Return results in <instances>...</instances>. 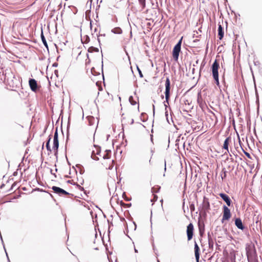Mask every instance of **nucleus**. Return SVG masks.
<instances>
[{"instance_id":"f257e3e1","label":"nucleus","mask_w":262,"mask_h":262,"mask_svg":"<svg viewBox=\"0 0 262 262\" xmlns=\"http://www.w3.org/2000/svg\"><path fill=\"white\" fill-rule=\"evenodd\" d=\"M51 139V136H49L48 140L46 143V148L49 151V154H51L52 151L57 154L58 152V149L59 146V141H58V135L57 130L55 131L54 137H53V144L52 148H51L50 146V142Z\"/></svg>"},{"instance_id":"f03ea898","label":"nucleus","mask_w":262,"mask_h":262,"mask_svg":"<svg viewBox=\"0 0 262 262\" xmlns=\"http://www.w3.org/2000/svg\"><path fill=\"white\" fill-rule=\"evenodd\" d=\"M246 251L248 262H257L256 252L254 246L249 245L246 247Z\"/></svg>"},{"instance_id":"7ed1b4c3","label":"nucleus","mask_w":262,"mask_h":262,"mask_svg":"<svg viewBox=\"0 0 262 262\" xmlns=\"http://www.w3.org/2000/svg\"><path fill=\"white\" fill-rule=\"evenodd\" d=\"M220 68L219 62L217 59H215L211 66V71L212 73L213 77L217 85L219 86L220 82L219 79V72L218 70Z\"/></svg>"},{"instance_id":"20e7f679","label":"nucleus","mask_w":262,"mask_h":262,"mask_svg":"<svg viewBox=\"0 0 262 262\" xmlns=\"http://www.w3.org/2000/svg\"><path fill=\"white\" fill-rule=\"evenodd\" d=\"M183 37H181L180 40L177 44L174 47L172 51V57L173 59L177 61L179 58L180 52H181V47L182 44Z\"/></svg>"},{"instance_id":"39448f33","label":"nucleus","mask_w":262,"mask_h":262,"mask_svg":"<svg viewBox=\"0 0 262 262\" xmlns=\"http://www.w3.org/2000/svg\"><path fill=\"white\" fill-rule=\"evenodd\" d=\"M223 209V216L222 219V223H223L225 221H228L231 217L230 210L226 206L224 205Z\"/></svg>"},{"instance_id":"423d86ee","label":"nucleus","mask_w":262,"mask_h":262,"mask_svg":"<svg viewBox=\"0 0 262 262\" xmlns=\"http://www.w3.org/2000/svg\"><path fill=\"white\" fill-rule=\"evenodd\" d=\"M194 226L192 223H190L187 226L186 233L188 241L192 239L194 233Z\"/></svg>"},{"instance_id":"0eeeda50","label":"nucleus","mask_w":262,"mask_h":262,"mask_svg":"<svg viewBox=\"0 0 262 262\" xmlns=\"http://www.w3.org/2000/svg\"><path fill=\"white\" fill-rule=\"evenodd\" d=\"M170 81L169 78H167L165 81V98L168 101L170 97Z\"/></svg>"},{"instance_id":"6e6552de","label":"nucleus","mask_w":262,"mask_h":262,"mask_svg":"<svg viewBox=\"0 0 262 262\" xmlns=\"http://www.w3.org/2000/svg\"><path fill=\"white\" fill-rule=\"evenodd\" d=\"M52 189H53L54 192L60 196H66L69 194L68 192L57 186H53Z\"/></svg>"},{"instance_id":"1a4fd4ad","label":"nucleus","mask_w":262,"mask_h":262,"mask_svg":"<svg viewBox=\"0 0 262 262\" xmlns=\"http://www.w3.org/2000/svg\"><path fill=\"white\" fill-rule=\"evenodd\" d=\"M29 86L31 90L36 92L37 90L38 86L36 81L34 79H30L29 81Z\"/></svg>"},{"instance_id":"9d476101","label":"nucleus","mask_w":262,"mask_h":262,"mask_svg":"<svg viewBox=\"0 0 262 262\" xmlns=\"http://www.w3.org/2000/svg\"><path fill=\"white\" fill-rule=\"evenodd\" d=\"M219 195L226 203L228 206H230L231 204V200L228 195L223 193H220Z\"/></svg>"},{"instance_id":"9b49d317","label":"nucleus","mask_w":262,"mask_h":262,"mask_svg":"<svg viewBox=\"0 0 262 262\" xmlns=\"http://www.w3.org/2000/svg\"><path fill=\"white\" fill-rule=\"evenodd\" d=\"M194 254L196 262H199L200 248L196 242L194 243Z\"/></svg>"},{"instance_id":"f8f14e48","label":"nucleus","mask_w":262,"mask_h":262,"mask_svg":"<svg viewBox=\"0 0 262 262\" xmlns=\"http://www.w3.org/2000/svg\"><path fill=\"white\" fill-rule=\"evenodd\" d=\"M235 224L238 229L241 230H243L244 229V226L240 218H237L235 219Z\"/></svg>"},{"instance_id":"ddd939ff","label":"nucleus","mask_w":262,"mask_h":262,"mask_svg":"<svg viewBox=\"0 0 262 262\" xmlns=\"http://www.w3.org/2000/svg\"><path fill=\"white\" fill-rule=\"evenodd\" d=\"M231 138L228 137L224 141L223 148L225 149L227 152H229L228 146L231 142Z\"/></svg>"},{"instance_id":"4468645a","label":"nucleus","mask_w":262,"mask_h":262,"mask_svg":"<svg viewBox=\"0 0 262 262\" xmlns=\"http://www.w3.org/2000/svg\"><path fill=\"white\" fill-rule=\"evenodd\" d=\"M224 34V33L223 28L222 27L221 25L219 24V27H218V37L220 40H221L223 38Z\"/></svg>"},{"instance_id":"2eb2a0df","label":"nucleus","mask_w":262,"mask_h":262,"mask_svg":"<svg viewBox=\"0 0 262 262\" xmlns=\"http://www.w3.org/2000/svg\"><path fill=\"white\" fill-rule=\"evenodd\" d=\"M86 118L90 125H93L95 124V119L93 116H88Z\"/></svg>"},{"instance_id":"dca6fc26","label":"nucleus","mask_w":262,"mask_h":262,"mask_svg":"<svg viewBox=\"0 0 262 262\" xmlns=\"http://www.w3.org/2000/svg\"><path fill=\"white\" fill-rule=\"evenodd\" d=\"M111 150H106L105 151V154L103 156V158L104 159H108L111 158Z\"/></svg>"},{"instance_id":"f3484780","label":"nucleus","mask_w":262,"mask_h":262,"mask_svg":"<svg viewBox=\"0 0 262 262\" xmlns=\"http://www.w3.org/2000/svg\"><path fill=\"white\" fill-rule=\"evenodd\" d=\"M151 159V155L150 154H149L147 156H144L142 157V160L143 161H147L149 163L150 162V160Z\"/></svg>"},{"instance_id":"a211bd4d","label":"nucleus","mask_w":262,"mask_h":262,"mask_svg":"<svg viewBox=\"0 0 262 262\" xmlns=\"http://www.w3.org/2000/svg\"><path fill=\"white\" fill-rule=\"evenodd\" d=\"M161 187L159 185H155L151 188V191L153 193H157L159 191Z\"/></svg>"},{"instance_id":"6ab92c4d","label":"nucleus","mask_w":262,"mask_h":262,"mask_svg":"<svg viewBox=\"0 0 262 262\" xmlns=\"http://www.w3.org/2000/svg\"><path fill=\"white\" fill-rule=\"evenodd\" d=\"M41 40H42V41L43 45L48 49V44L46 41V38L43 35L42 31L41 32Z\"/></svg>"},{"instance_id":"aec40b11","label":"nucleus","mask_w":262,"mask_h":262,"mask_svg":"<svg viewBox=\"0 0 262 262\" xmlns=\"http://www.w3.org/2000/svg\"><path fill=\"white\" fill-rule=\"evenodd\" d=\"M88 51L89 52H98L99 51V50L97 48L94 47H90L88 49Z\"/></svg>"},{"instance_id":"412c9836","label":"nucleus","mask_w":262,"mask_h":262,"mask_svg":"<svg viewBox=\"0 0 262 262\" xmlns=\"http://www.w3.org/2000/svg\"><path fill=\"white\" fill-rule=\"evenodd\" d=\"M120 205H121V206H123L125 208H128L130 207L131 206V204H125L122 201H120Z\"/></svg>"},{"instance_id":"4be33fe9","label":"nucleus","mask_w":262,"mask_h":262,"mask_svg":"<svg viewBox=\"0 0 262 262\" xmlns=\"http://www.w3.org/2000/svg\"><path fill=\"white\" fill-rule=\"evenodd\" d=\"M129 101L131 104L133 105H135L137 103L136 101L134 99V98L132 96L129 97Z\"/></svg>"},{"instance_id":"5701e85b","label":"nucleus","mask_w":262,"mask_h":262,"mask_svg":"<svg viewBox=\"0 0 262 262\" xmlns=\"http://www.w3.org/2000/svg\"><path fill=\"white\" fill-rule=\"evenodd\" d=\"M221 177L222 180L226 178V171L224 169L222 170V173L221 174Z\"/></svg>"},{"instance_id":"b1692460","label":"nucleus","mask_w":262,"mask_h":262,"mask_svg":"<svg viewBox=\"0 0 262 262\" xmlns=\"http://www.w3.org/2000/svg\"><path fill=\"white\" fill-rule=\"evenodd\" d=\"M140 3L144 8L145 7V0H139Z\"/></svg>"},{"instance_id":"393cba45","label":"nucleus","mask_w":262,"mask_h":262,"mask_svg":"<svg viewBox=\"0 0 262 262\" xmlns=\"http://www.w3.org/2000/svg\"><path fill=\"white\" fill-rule=\"evenodd\" d=\"M137 70H138V72H139V74L140 77L141 78H143V74H142V73L141 71L140 70V69L138 67H137Z\"/></svg>"},{"instance_id":"a878e982","label":"nucleus","mask_w":262,"mask_h":262,"mask_svg":"<svg viewBox=\"0 0 262 262\" xmlns=\"http://www.w3.org/2000/svg\"><path fill=\"white\" fill-rule=\"evenodd\" d=\"M121 31V30L120 28H115L114 32L115 33H120Z\"/></svg>"},{"instance_id":"bb28decb","label":"nucleus","mask_w":262,"mask_h":262,"mask_svg":"<svg viewBox=\"0 0 262 262\" xmlns=\"http://www.w3.org/2000/svg\"><path fill=\"white\" fill-rule=\"evenodd\" d=\"M158 199V196L156 194H154V198L151 200L152 202H155Z\"/></svg>"},{"instance_id":"cd10ccee","label":"nucleus","mask_w":262,"mask_h":262,"mask_svg":"<svg viewBox=\"0 0 262 262\" xmlns=\"http://www.w3.org/2000/svg\"><path fill=\"white\" fill-rule=\"evenodd\" d=\"M54 72V74L56 76V77H58V70H55Z\"/></svg>"},{"instance_id":"c85d7f7f","label":"nucleus","mask_w":262,"mask_h":262,"mask_svg":"<svg viewBox=\"0 0 262 262\" xmlns=\"http://www.w3.org/2000/svg\"><path fill=\"white\" fill-rule=\"evenodd\" d=\"M123 197L124 198V199H125L126 201H129L130 200V199H128V198H127V197H126L125 194V193H123Z\"/></svg>"},{"instance_id":"c756f323","label":"nucleus","mask_w":262,"mask_h":262,"mask_svg":"<svg viewBox=\"0 0 262 262\" xmlns=\"http://www.w3.org/2000/svg\"><path fill=\"white\" fill-rule=\"evenodd\" d=\"M245 154L246 155L247 157L250 158V155L248 152H245Z\"/></svg>"},{"instance_id":"7c9ffc66","label":"nucleus","mask_w":262,"mask_h":262,"mask_svg":"<svg viewBox=\"0 0 262 262\" xmlns=\"http://www.w3.org/2000/svg\"><path fill=\"white\" fill-rule=\"evenodd\" d=\"M58 66V63L57 62H55L53 64L52 66L54 67H56Z\"/></svg>"},{"instance_id":"2f4dec72","label":"nucleus","mask_w":262,"mask_h":262,"mask_svg":"<svg viewBox=\"0 0 262 262\" xmlns=\"http://www.w3.org/2000/svg\"><path fill=\"white\" fill-rule=\"evenodd\" d=\"M15 185V183H14V184H13L12 187H13Z\"/></svg>"},{"instance_id":"473e14b6","label":"nucleus","mask_w":262,"mask_h":262,"mask_svg":"<svg viewBox=\"0 0 262 262\" xmlns=\"http://www.w3.org/2000/svg\"><path fill=\"white\" fill-rule=\"evenodd\" d=\"M111 167H112V165L111 166ZM110 168H111V166H110L108 167V169H110Z\"/></svg>"}]
</instances>
